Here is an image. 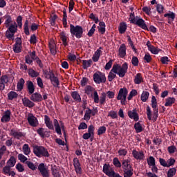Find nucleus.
Returning <instances> with one entry per match:
<instances>
[{
  "mask_svg": "<svg viewBox=\"0 0 177 177\" xmlns=\"http://www.w3.org/2000/svg\"><path fill=\"white\" fill-rule=\"evenodd\" d=\"M28 74L31 77V78H37V77L39 76V73L32 68H29L28 70Z\"/></svg>",
  "mask_w": 177,
  "mask_h": 177,
  "instance_id": "7c9ffc66",
  "label": "nucleus"
},
{
  "mask_svg": "<svg viewBox=\"0 0 177 177\" xmlns=\"http://www.w3.org/2000/svg\"><path fill=\"white\" fill-rule=\"evenodd\" d=\"M99 103L101 106H103L106 103V93H102L99 99Z\"/></svg>",
  "mask_w": 177,
  "mask_h": 177,
  "instance_id": "de8ad7c7",
  "label": "nucleus"
},
{
  "mask_svg": "<svg viewBox=\"0 0 177 177\" xmlns=\"http://www.w3.org/2000/svg\"><path fill=\"white\" fill-rule=\"evenodd\" d=\"M100 55H102V50L100 49H97L93 55L92 59L93 62H98L100 58Z\"/></svg>",
  "mask_w": 177,
  "mask_h": 177,
  "instance_id": "2f4dec72",
  "label": "nucleus"
},
{
  "mask_svg": "<svg viewBox=\"0 0 177 177\" xmlns=\"http://www.w3.org/2000/svg\"><path fill=\"white\" fill-rule=\"evenodd\" d=\"M82 64H83V68L84 70H86V68H88V67H91V66L92 65V59L83 60Z\"/></svg>",
  "mask_w": 177,
  "mask_h": 177,
  "instance_id": "c03bdc74",
  "label": "nucleus"
},
{
  "mask_svg": "<svg viewBox=\"0 0 177 177\" xmlns=\"http://www.w3.org/2000/svg\"><path fill=\"white\" fill-rule=\"evenodd\" d=\"M132 156L136 158V160H145V153L143 151H138L136 149L132 151Z\"/></svg>",
  "mask_w": 177,
  "mask_h": 177,
  "instance_id": "9d476101",
  "label": "nucleus"
},
{
  "mask_svg": "<svg viewBox=\"0 0 177 177\" xmlns=\"http://www.w3.org/2000/svg\"><path fill=\"white\" fill-rule=\"evenodd\" d=\"M134 129L137 133H140V132H142L143 131V128L142 127V124H140V122L135 123Z\"/></svg>",
  "mask_w": 177,
  "mask_h": 177,
  "instance_id": "37998d69",
  "label": "nucleus"
},
{
  "mask_svg": "<svg viewBox=\"0 0 177 177\" xmlns=\"http://www.w3.org/2000/svg\"><path fill=\"white\" fill-rule=\"evenodd\" d=\"M175 13L170 12L164 15V17H167L169 24H172V21L175 20Z\"/></svg>",
  "mask_w": 177,
  "mask_h": 177,
  "instance_id": "393cba45",
  "label": "nucleus"
},
{
  "mask_svg": "<svg viewBox=\"0 0 177 177\" xmlns=\"http://www.w3.org/2000/svg\"><path fill=\"white\" fill-rule=\"evenodd\" d=\"M38 169L42 177H50L49 176V170L46 167H45V164L41 163L38 166Z\"/></svg>",
  "mask_w": 177,
  "mask_h": 177,
  "instance_id": "0eeeda50",
  "label": "nucleus"
},
{
  "mask_svg": "<svg viewBox=\"0 0 177 177\" xmlns=\"http://www.w3.org/2000/svg\"><path fill=\"white\" fill-rule=\"evenodd\" d=\"M10 135L11 136H13V138H15V139L18 140L21 139V138L24 136V134L22 132H21L20 131H17L15 129L10 130Z\"/></svg>",
  "mask_w": 177,
  "mask_h": 177,
  "instance_id": "f8f14e48",
  "label": "nucleus"
},
{
  "mask_svg": "<svg viewBox=\"0 0 177 177\" xmlns=\"http://www.w3.org/2000/svg\"><path fill=\"white\" fill-rule=\"evenodd\" d=\"M33 153L37 157H50L48 149L42 146H35L33 147Z\"/></svg>",
  "mask_w": 177,
  "mask_h": 177,
  "instance_id": "f03ea898",
  "label": "nucleus"
},
{
  "mask_svg": "<svg viewBox=\"0 0 177 177\" xmlns=\"http://www.w3.org/2000/svg\"><path fill=\"white\" fill-rule=\"evenodd\" d=\"M93 99L94 100V103H99V94H97V91H95L93 94Z\"/></svg>",
  "mask_w": 177,
  "mask_h": 177,
  "instance_id": "e2e57ef3",
  "label": "nucleus"
},
{
  "mask_svg": "<svg viewBox=\"0 0 177 177\" xmlns=\"http://www.w3.org/2000/svg\"><path fill=\"white\" fill-rule=\"evenodd\" d=\"M108 117H111L113 120L115 118H118V115H117V112L115 111H111L108 114Z\"/></svg>",
  "mask_w": 177,
  "mask_h": 177,
  "instance_id": "bf43d9fd",
  "label": "nucleus"
},
{
  "mask_svg": "<svg viewBox=\"0 0 177 177\" xmlns=\"http://www.w3.org/2000/svg\"><path fill=\"white\" fill-rule=\"evenodd\" d=\"M53 124L57 133H58V135H62V128L60 127V124H59V121L54 119Z\"/></svg>",
  "mask_w": 177,
  "mask_h": 177,
  "instance_id": "c756f323",
  "label": "nucleus"
},
{
  "mask_svg": "<svg viewBox=\"0 0 177 177\" xmlns=\"http://www.w3.org/2000/svg\"><path fill=\"white\" fill-rule=\"evenodd\" d=\"M143 82V77H142L141 73H137L136 75L134 77V84L136 85H139Z\"/></svg>",
  "mask_w": 177,
  "mask_h": 177,
  "instance_id": "c85d7f7f",
  "label": "nucleus"
},
{
  "mask_svg": "<svg viewBox=\"0 0 177 177\" xmlns=\"http://www.w3.org/2000/svg\"><path fill=\"white\" fill-rule=\"evenodd\" d=\"M93 92H95V88L91 86H86L85 88V93H86L88 97H93Z\"/></svg>",
  "mask_w": 177,
  "mask_h": 177,
  "instance_id": "a878e982",
  "label": "nucleus"
},
{
  "mask_svg": "<svg viewBox=\"0 0 177 177\" xmlns=\"http://www.w3.org/2000/svg\"><path fill=\"white\" fill-rule=\"evenodd\" d=\"M25 164L27 165V167L31 169L32 171H35V169H37V166L32 162H30V161H26L25 162Z\"/></svg>",
  "mask_w": 177,
  "mask_h": 177,
  "instance_id": "8fccbe9b",
  "label": "nucleus"
},
{
  "mask_svg": "<svg viewBox=\"0 0 177 177\" xmlns=\"http://www.w3.org/2000/svg\"><path fill=\"white\" fill-rule=\"evenodd\" d=\"M44 74L45 75V78H46L47 80H50L52 75L54 74L53 71H46L44 72Z\"/></svg>",
  "mask_w": 177,
  "mask_h": 177,
  "instance_id": "4d7b16f0",
  "label": "nucleus"
},
{
  "mask_svg": "<svg viewBox=\"0 0 177 177\" xmlns=\"http://www.w3.org/2000/svg\"><path fill=\"white\" fill-rule=\"evenodd\" d=\"M150 93L148 91H143L141 95V100L142 102H147V99H149Z\"/></svg>",
  "mask_w": 177,
  "mask_h": 177,
  "instance_id": "09e8293b",
  "label": "nucleus"
},
{
  "mask_svg": "<svg viewBox=\"0 0 177 177\" xmlns=\"http://www.w3.org/2000/svg\"><path fill=\"white\" fill-rule=\"evenodd\" d=\"M17 96H19V95L15 91H11L8 94L9 100H13V99H16Z\"/></svg>",
  "mask_w": 177,
  "mask_h": 177,
  "instance_id": "864d4df0",
  "label": "nucleus"
},
{
  "mask_svg": "<svg viewBox=\"0 0 177 177\" xmlns=\"http://www.w3.org/2000/svg\"><path fill=\"white\" fill-rule=\"evenodd\" d=\"M134 24L138 26V27H140L142 30H147V26L146 25V23H145V20L142 18H139V17L137 18L136 21H134Z\"/></svg>",
  "mask_w": 177,
  "mask_h": 177,
  "instance_id": "4468645a",
  "label": "nucleus"
},
{
  "mask_svg": "<svg viewBox=\"0 0 177 177\" xmlns=\"http://www.w3.org/2000/svg\"><path fill=\"white\" fill-rule=\"evenodd\" d=\"M93 80L95 84H104L106 82V75L102 72H96L93 75Z\"/></svg>",
  "mask_w": 177,
  "mask_h": 177,
  "instance_id": "39448f33",
  "label": "nucleus"
},
{
  "mask_svg": "<svg viewBox=\"0 0 177 177\" xmlns=\"http://www.w3.org/2000/svg\"><path fill=\"white\" fill-rule=\"evenodd\" d=\"M114 169L111 168L110 165L105 164L103 167V172L104 174H106L108 176H110L111 175V172H113Z\"/></svg>",
  "mask_w": 177,
  "mask_h": 177,
  "instance_id": "b1692460",
  "label": "nucleus"
},
{
  "mask_svg": "<svg viewBox=\"0 0 177 177\" xmlns=\"http://www.w3.org/2000/svg\"><path fill=\"white\" fill-rule=\"evenodd\" d=\"M37 133L41 136V138H45V136H49L50 134V131H45V129L39 128L37 129Z\"/></svg>",
  "mask_w": 177,
  "mask_h": 177,
  "instance_id": "cd10ccee",
  "label": "nucleus"
},
{
  "mask_svg": "<svg viewBox=\"0 0 177 177\" xmlns=\"http://www.w3.org/2000/svg\"><path fill=\"white\" fill-rule=\"evenodd\" d=\"M118 55L120 56V57H125V56H127V46L125 45V44H122L118 50Z\"/></svg>",
  "mask_w": 177,
  "mask_h": 177,
  "instance_id": "f3484780",
  "label": "nucleus"
},
{
  "mask_svg": "<svg viewBox=\"0 0 177 177\" xmlns=\"http://www.w3.org/2000/svg\"><path fill=\"white\" fill-rule=\"evenodd\" d=\"M28 122L31 125V127H38V120H37L32 113L28 114Z\"/></svg>",
  "mask_w": 177,
  "mask_h": 177,
  "instance_id": "9b49d317",
  "label": "nucleus"
},
{
  "mask_svg": "<svg viewBox=\"0 0 177 177\" xmlns=\"http://www.w3.org/2000/svg\"><path fill=\"white\" fill-rule=\"evenodd\" d=\"M11 115H12V112L10 111V110L6 111L3 113V116L1 119V122H9V121H10Z\"/></svg>",
  "mask_w": 177,
  "mask_h": 177,
  "instance_id": "2eb2a0df",
  "label": "nucleus"
},
{
  "mask_svg": "<svg viewBox=\"0 0 177 177\" xmlns=\"http://www.w3.org/2000/svg\"><path fill=\"white\" fill-rule=\"evenodd\" d=\"M122 169L123 171H129L132 170V166L129 160H124L122 162Z\"/></svg>",
  "mask_w": 177,
  "mask_h": 177,
  "instance_id": "412c9836",
  "label": "nucleus"
},
{
  "mask_svg": "<svg viewBox=\"0 0 177 177\" xmlns=\"http://www.w3.org/2000/svg\"><path fill=\"white\" fill-rule=\"evenodd\" d=\"M44 122L46 124V127H47L48 129H52V130L54 129L53 122H52V120H50V118H49L48 115H44Z\"/></svg>",
  "mask_w": 177,
  "mask_h": 177,
  "instance_id": "6ab92c4d",
  "label": "nucleus"
},
{
  "mask_svg": "<svg viewBox=\"0 0 177 177\" xmlns=\"http://www.w3.org/2000/svg\"><path fill=\"white\" fill-rule=\"evenodd\" d=\"M175 162H176V160L172 158L167 160V168H169V167H171L172 165H174Z\"/></svg>",
  "mask_w": 177,
  "mask_h": 177,
  "instance_id": "0e129e2a",
  "label": "nucleus"
},
{
  "mask_svg": "<svg viewBox=\"0 0 177 177\" xmlns=\"http://www.w3.org/2000/svg\"><path fill=\"white\" fill-rule=\"evenodd\" d=\"M128 95V89L127 88H122L119 90L117 99L120 100L121 104L125 106L127 104V96Z\"/></svg>",
  "mask_w": 177,
  "mask_h": 177,
  "instance_id": "20e7f679",
  "label": "nucleus"
},
{
  "mask_svg": "<svg viewBox=\"0 0 177 177\" xmlns=\"http://www.w3.org/2000/svg\"><path fill=\"white\" fill-rule=\"evenodd\" d=\"M127 31V24L122 22L120 24L119 32L120 34H124Z\"/></svg>",
  "mask_w": 177,
  "mask_h": 177,
  "instance_id": "ea45409f",
  "label": "nucleus"
},
{
  "mask_svg": "<svg viewBox=\"0 0 177 177\" xmlns=\"http://www.w3.org/2000/svg\"><path fill=\"white\" fill-rule=\"evenodd\" d=\"M73 165L76 174L81 175V174H82V168L81 167V163H80V160H78V158H75L73 159Z\"/></svg>",
  "mask_w": 177,
  "mask_h": 177,
  "instance_id": "1a4fd4ad",
  "label": "nucleus"
},
{
  "mask_svg": "<svg viewBox=\"0 0 177 177\" xmlns=\"http://www.w3.org/2000/svg\"><path fill=\"white\" fill-rule=\"evenodd\" d=\"M99 26H98L99 32H100L101 34H104V32H106V24H104V21H101L99 23Z\"/></svg>",
  "mask_w": 177,
  "mask_h": 177,
  "instance_id": "72a5a7b5",
  "label": "nucleus"
},
{
  "mask_svg": "<svg viewBox=\"0 0 177 177\" xmlns=\"http://www.w3.org/2000/svg\"><path fill=\"white\" fill-rule=\"evenodd\" d=\"M167 151L169 154H174L176 151V147L171 145L167 147Z\"/></svg>",
  "mask_w": 177,
  "mask_h": 177,
  "instance_id": "052dcab7",
  "label": "nucleus"
},
{
  "mask_svg": "<svg viewBox=\"0 0 177 177\" xmlns=\"http://www.w3.org/2000/svg\"><path fill=\"white\" fill-rule=\"evenodd\" d=\"M26 87L28 90V95H32L35 92V86L31 80H28L26 82Z\"/></svg>",
  "mask_w": 177,
  "mask_h": 177,
  "instance_id": "ddd939ff",
  "label": "nucleus"
},
{
  "mask_svg": "<svg viewBox=\"0 0 177 177\" xmlns=\"http://www.w3.org/2000/svg\"><path fill=\"white\" fill-rule=\"evenodd\" d=\"M91 114H92V110L88 109L84 114V120H85L86 121H89V120H91Z\"/></svg>",
  "mask_w": 177,
  "mask_h": 177,
  "instance_id": "603ef678",
  "label": "nucleus"
},
{
  "mask_svg": "<svg viewBox=\"0 0 177 177\" xmlns=\"http://www.w3.org/2000/svg\"><path fill=\"white\" fill-rule=\"evenodd\" d=\"M138 17H135V12H131L130 14V17H129V21L130 23H132L133 24H134L135 21H136V20L138 19Z\"/></svg>",
  "mask_w": 177,
  "mask_h": 177,
  "instance_id": "6e6d98bb",
  "label": "nucleus"
},
{
  "mask_svg": "<svg viewBox=\"0 0 177 177\" xmlns=\"http://www.w3.org/2000/svg\"><path fill=\"white\" fill-rule=\"evenodd\" d=\"M24 84H26L24 79H19L17 84V89L18 92H21V91H23V88H24Z\"/></svg>",
  "mask_w": 177,
  "mask_h": 177,
  "instance_id": "bb28decb",
  "label": "nucleus"
},
{
  "mask_svg": "<svg viewBox=\"0 0 177 177\" xmlns=\"http://www.w3.org/2000/svg\"><path fill=\"white\" fill-rule=\"evenodd\" d=\"M151 107L153 109L152 120L155 122L158 118V108H157V99L154 96L151 98Z\"/></svg>",
  "mask_w": 177,
  "mask_h": 177,
  "instance_id": "423d86ee",
  "label": "nucleus"
},
{
  "mask_svg": "<svg viewBox=\"0 0 177 177\" xmlns=\"http://www.w3.org/2000/svg\"><path fill=\"white\" fill-rule=\"evenodd\" d=\"M37 82L38 86L42 89L44 88V82L42 81V79L40 77H38L37 78Z\"/></svg>",
  "mask_w": 177,
  "mask_h": 177,
  "instance_id": "338daca9",
  "label": "nucleus"
},
{
  "mask_svg": "<svg viewBox=\"0 0 177 177\" xmlns=\"http://www.w3.org/2000/svg\"><path fill=\"white\" fill-rule=\"evenodd\" d=\"M128 115L129 118L134 120V121H139V115L136 112V109L128 111Z\"/></svg>",
  "mask_w": 177,
  "mask_h": 177,
  "instance_id": "aec40b11",
  "label": "nucleus"
},
{
  "mask_svg": "<svg viewBox=\"0 0 177 177\" xmlns=\"http://www.w3.org/2000/svg\"><path fill=\"white\" fill-rule=\"evenodd\" d=\"M22 150L26 156H28V154L31 153V149H30L28 144H24L22 147Z\"/></svg>",
  "mask_w": 177,
  "mask_h": 177,
  "instance_id": "e433bc0d",
  "label": "nucleus"
},
{
  "mask_svg": "<svg viewBox=\"0 0 177 177\" xmlns=\"http://www.w3.org/2000/svg\"><path fill=\"white\" fill-rule=\"evenodd\" d=\"M71 96H72L73 99H74V100H75L76 102H78V103H80L81 102V96L80 95L78 92H77V91L72 92Z\"/></svg>",
  "mask_w": 177,
  "mask_h": 177,
  "instance_id": "c9c22d12",
  "label": "nucleus"
},
{
  "mask_svg": "<svg viewBox=\"0 0 177 177\" xmlns=\"http://www.w3.org/2000/svg\"><path fill=\"white\" fill-rule=\"evenodd\" d=\"M49 48H50V52L51 54L53 55H56L57 50H56V44L55 43V41L50 40L49 41Z\"/></svg>",
  "mask_w": 177,
  "mask_h": 177,
  "instance_id": "5701e85b",
  "label": "nucleus"
},
{
  "mask_svg": "<svg viewBox=\"0 0 177 177\" xmlns=\"http://www.w3.org/2000/svg\"><path fill=\"white\" fill-rule=\"evenodd\" d=\"M175 97H167L166 99V102L165 104V106H166V107H171V106H172L174 104V103H175Z\"/></svg>",
  "mask_w": 177,
  "mask_h": 177,
  "instance_id": "473e14b6",
  "label": "nucleus"
},
{
  "mask_svg": "<svg viewBox=\"0 0 177 177\" xmlns=\"http://www.w3.org/2000/svg\"><path fill=\"white\" fill-rule=\"evenodd\" d=\"M112 71H113L115 74H118L120 78L125 77V73L128 71V63H124L122 66L119 64L113 65Z\"/></svg>",
  "mask_w": 177,
  "mask_h": 177,
  "instance_id": "f257e3e1",
  "label": "nucleus"
},
{
  "mask_svg": "<svg viewBox=\"0 0 177 177\" xmlns=\"http://www.w3.org/2000/svg\"><path fill=\"white\" fill-rule=\"evenodd\" d=\"M24 32L26 35H30V30L28 29V20H26L24 24Z\"/></svg>",
  "mask_w": 177,
  "mask_h": 177,
  "instance_id": "680f3d73",
  "label": "nucleus"
},
{
  "mask_svg": "<svg viewBox=\"0 0 177 177\" xmlns=\"http://www.w3.org/2000/svg\"><path fill=\"white\" fill-rule=\"evenodd\" d=\"M8 30L14 34L17 32V24L16 22H14V24H11L10 26H8Z\"/></svg>",
  "mask_w": 177,
  "mask_h": 177,
  "instance_id": "4c0bfd02",
  "label": "nucleus"
},
{
  "mask_svg": "<svg viewBox=\"0 0 177 177\" xmlns=\"http://www.w3.org/2000/svg\"><path fill=\"white\" fill-rule=\"evenodd\" d=\"M115 74L116 73H114L113 69H111L110 73H109V75H108V81H109V82H111V81H113V80L114 78H115V77H117V75H115Z\"/></svg>",
  "mask_w": 177,
  "mask_h": 177,
  "instance_id": "5fc2aeb1",
  "label": "nucleus"
},
{
  "mask_svg": "<svg viewBox=\"0 0 177 177\" xmlns=\"http://www.w3.org/2000/svg\"><path fill=\"white\" fill-rule=\"evenodd\" d=\"M50 81L51 82L52 85L55 86V88H59V86L60 85V81H59L57 76L55 75V73H53L51 78H50Z\"/></svg>",
  "mask_w": 177,
  "mask_h": 177,
  "instance_id": "a211bd4d",
  "label": "nucleus"
},
{
  "mask_svg": "<svg viewBox=\"0 0 177 177\" xmlns=\"http://www.w3.org/2000/svg\"><path fill=\"white\" fill-rule=\"evenodd\" d=\"M70 31L72 37H76V38H82L84 34V29L80 26L70 25Z\"/></svg>",
  "mask_w": 177,
  "mask_h": 177,
  "instance_id": "7ed1b4c3",
  "label": "nucleus"
},
{
  "mask_svg": "<svg viewBox=\"0 0 177 177\" xmlns=\"http://www.w3.org/2000/svg\"><path fill=\"white\" fill-rule=\"evenodd\" d=\"M5 35H6V38L9 39V41H13L15 39V33L9 30L6 31Z\"/></svg>",
  "mask_w": 177,
  "mask_h": 177,
  "instance_id": "a19ab883",
  "label": "nucleus"
},
{
  "mask_svg": "<svg viewBox=\"0 0 177 177\" xmlns=\"http://www.w3.org/2000/svg\"><path fill=\"white\" fill-rule=\"evenodd\" d=\"M175 175H176V168L173 167L168 170L167 177H174Z\"/></svg>",
  "mask_w": 177,
  "mask_h": 177,
  "instance_id": "a18cd8bd",
  "label": "nucleus"
},
{
  "mask_svg": "<svg viewBox=\"0 0 177 177\" xmlns=\"http://www.w3.org/2000/svg\"><path fill=\"white\" fill-rule=\"evenodd\" d=\"M12 49L15 53H20L21 52V38L17 37L16 39V42Z\"/></svg>",
  "mask_w": 177,
  "mask_h": 177,
  "instance_id": "6e6552de",
  "label": "nucleus"
},
{
  "mask_svg": "<svg viewBox=\"0 0 177 177\" xmlns=\"http://www.w3.org/2000/svg\"><path fill=\"white\" fill-rule=\"evenodd\" d=\"M147 163L149 167H153V165H156V159H154V157L150 156L149 160L147 161Z\"/></svg>",
  "mask_w": 177,
  "mask_h": 177,
  "instance_id": "13d9d810",
  "label": "nucleus"
},
{
  "mask_svg": "<svg viewBox=\"0 0 177 177\" xmlns=\"http://www.w3.org/2000/svg\"><path fill=\"white\" fill-rule=\"evenodd\" d=\"M60 38H61V40L63 42V45H64V46H66V45H67V36L66 35V33L64 32H62L60 33Z\"/></svg>",
  "mask_w": 177,
  "mask_h": 177,
  "instance_id": "49530a36",
  "label": "nucleus"
},
{
  "mask_svg": "<svg viewBox=\"0 0 177 177\" xmlns=\"http://www.w3.org/2000/svg\"><path fill=\"white\" fill-rule=\"evenodd\" d=\"M22 104L25 107H28L29 109H32L35 106V104L32 101L26 97L22 98Z\"/></svg>",
  "mask_w": 177,
  "mask_h": 177,
  "instance_id": "dca6fc26",
  "label": "nucleus"
},
{
  "mask_svg": "<svg viewBox=\"0 0 177 177\" xmlns=\"http://www.w3.org/2000/svg\"><path fill=\"white\" fill-rule=\"evenodd\" d=\"M32 102H42V95L38 93H32L30 96Z\"/></svg>",
  "mask_w": 177,
  "mask_h": 177,
  "instance_id": "4be33fe9",
  "label": "nucleus"
},
{
  "mask_svg": "<svg viewBox=\"0 0 177 177\" xmlns=\"http://www.w3.org/2000/svg\"><path fill=\"white\" fill-rule=\"evenodd\" d=\"M6 21H5V26L6 27H9L10 24H12V17L10 15H6L5 16Z\"/></svg>",
  "mask_w": 177,
  "mask_h": 177,
  "instance_id": "3c124183",
  "label": "nucleus"
},
{
  "mask_svg": "<svg viewBox=\"0 0 177 177\" xmlns=\"http://www.w3.org/2000/svg\"><path fill=\"white\" fill-rule=\"evenodd\" d=\"M62 23H63L64 27L66 28L67 27V11L66 10V8H64V10H63Z\"/></svg>",
  "mask_w": 177,
  "mask_h": 177,
  "instance_id": "f704fd0d",
  "label": "nucleus"
},
{
  "mask_svg": "<svg viewBox=\"0 0 177 177\" xmlns=\"http://www.w3.org/2000/svg\"><path fill=\"white\" fill-rule=\"evenodd\" d=\"M16 169H17L18 172H24V166L21 163H18L16 165Z\"/></svg>",
  "mask_w": 177,
  "mask_h": 177,
  "instance_id": "69168bd1",
  "label": "nucleus"
},
{
  "mask_svg": "<svg viewBox=\"0 0 177 177\" xmlns=\"http://www.w3.org/2000/svg\"><path fill=\"white\" fill-rule=\"evenodd\" d=\"M124 177H131L132 175H133V173L132 172L131 170H124Z\"/></svg>",
  "mask_w": 177,
  "mask_h": 177,
  "instance_id": "774afa93",
  "label": "nucleus"
},
{
  "mask_svg": "<svg viewBox=\"0 0 177 177\" xmlns=\"http://www.w3.org/2000/svg\"><path fill=\"white\" fill-rule=\"evenodd\" d=\"M56 20H57V15H53L50 17V24L53 26L55 27L56 26Z\"/></svg>",
  "mask_w": 177,
  "mask_h": 177,
  "instance_id": "79ce46f5",
  "label": "nucleus"
},
{
  "mask_svg": "<svg viewBox=\"0 0 177 177\" xmlns=\"http://www.w3.org/2000/svg\"><path fill=\"white\" fill-rule=\"evenodd\" d=\"M7 165L10 167H12L14 165H16V158L15 156H11L7 162Z\"/></svg>",
  "mask_w": 177,
  "mask_h": 177,
  "instance_id": "58836bf2",
  "label": "nucleus"
}]
</instances>
